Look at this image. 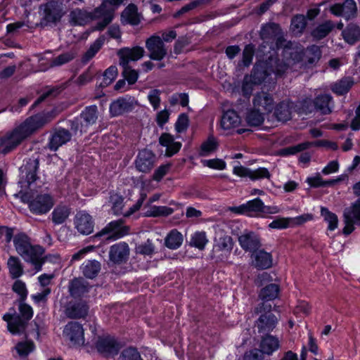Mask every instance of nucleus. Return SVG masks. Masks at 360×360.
<instances>
[{"instance_id":"f257e3e1","label":"nucleus","mask_w":360,"mask_h":360,"mask_svg":"<svg viewBox=\"0 0 360 360\" xmlns=\"http://www.w3.org/2000/svg\"><path fill=\"white\" fill-rule=\"evenodd\" d=\"M53 117L52 112H47L26 119L21 124L0 139V153H10L37 130L50 122Z\"/></svg>"},{"instance_id":"f03ea898","label":"nucleus","mask_w":360,"mask_h":360,"mask_svg":"<svg viewBox=\"0 0 360 360\" xmlns=\"http://www.w3.org/2000/svg\"><path fill=\"white\" fill-rule=\"evenodd\" d=\"M13 243L16 252L26 262L31 263L37 271H41L42 264L51 258V256L43 257L44 249L39 245H32L30 238L25 233L15 235Z\"/></svg>"},{"instance_id":"7ed1b4c3","label":"nucleus","mask_w":360,"mask_h":360,"mask_svg":"<svg viewBox=\"0 0 360 360\" xmlns=\"http://www.w3.org/2000/svg\"><path fill=\"white\" fill-rule=\"evenodd\" d=\"M22 201L28 204L30 212L41 215L48 213L55 204L53 198L48 193L34 194L31 191L20 193Z\"/></svg>"},{"instance_id":"20e7f679","label":"nucleus","mask_w":360,"mask_h":360,"mask_svg":"<svg viewBox=\"0 0 360 360\" xmlns=\"http://www.w3.org/2000/svg\"><path fill=\"white\" fill-rule=\"evenodd\" d=\"M20 316L6 314L3 319L8 323V330L13 335L23 333L27 325V321L33 316V311L30 306L25 303L19 305Z\"/></svg>"},{"instance_id":"39448f33","label":"nucleus","mask_w":360,"mask_h":360,"mask_svg":"<svg viewBox=\"0 0 360 360\" xmlns=\"http://www.w3.org/2000/svg\"><path fill=\"white\" fill-rule=\"evenodd\" d=\"M39 168V160L37 158H30L20 168V193L27 191H32L34 183L37 179V170Z\"/></svg>"},{"instance_id":"423d86ee","label":"nucleus","mask_w":360,"mask_h":360,"mask_svg":"<svg viewBox=\"0 0 360 360\" xmlns=\"http://www.w3.org/2000/svg\"><path fill=\"white\" fill-rule=\"evenodd\" d=\"M98 119V108L96 105L86 107L81 112L79 120L76 119L71 122V129L75 134H82L87 129L94 124Z\"/></svg>"},{"instance_id":"0eeeda50","label":"nucleus","mask_w":360,"mask_h":360,"mask_svg":"<svg viewBox=\"0 0 360 360\" xmlns=\"http://www.w3.org/2000/svg\"><path fill=\"white\" fill-rule=\"evenodd\" d=\"M39 11L42 16L41 23L44 25L60 21L65 13L62 7L53 1L41 5Z\"/></svg>"},{"instance_id":"6e6552de","label":"nucleus","mask_w":360,"mask_h":360,"mask_svg":"<svg viewBox=\"0 0 360 360\" xmlns=\"http://www.w3.org/2000/svg\"><path fill=\"white\" fill-rule=\"evenodd\" d=\"M63 336L73 346H81L84 344V329L77 322L68 323L64 328Z\"/></svg>"},{"instance_id":"1a4fd4ad","label":"nucleus","mask_w":360,"mask_h":360,"mask_svg":"<svg viewBox=\"0 0 360 360\" xmlns=\"http://www.w3.org/2000/svg\"><path fill=\"white\" fill-rule=\"evenodd\" d=\"M146 46L149 52V58L155 60H161L167 54V50L161 37L152 36L146 41Z\"/></svg>"},{"instance_id":"9d476101","label":"nucleus","mask_w":360,"mask_h":360,"mask_svg":"<svg viewBox=\"0 0 360 360\" xmlns=\"http://www.w3.org/2000/svg\"><path fill=\"white\" fill-rule=\"evenodd\" d=\"M74 225L80 234L86 236L94 231V221L89 214L84 211H79L74 217Z\"/></svg>"},{"instance_id":"9b49d317","label":"nucleus","mask_w":360,"mask_h":360,"mask_svg":"<svg viewBox=\"0 0 360 360\" xmlns=\"http://www.w3.org/2000/svg\"><path fill=\"white\" fill-rule=\"evenodd\" d=\"M101 9V8H96L92 12L79 8L74 9L70 13V20L74 25H86L98 18Z\"/></svg>"},{"instance_id":"f8f14e48","label":"nucleus","mask_w":360,"mask_h":360,"mask_svg":"<svg viewBox=\"0 0 360 360\" xmlns=\"http://www.w3.org/2000/svg\"><path fill=\"white\" fill-rule=\"evenodd\" d=\"M98 352L105 356L117 354L120 346L114 338L110 336H99L94 342Z\"/></svg>"},{"instance_id":"ddd939ff","label":"nucleus","mask_w":360,"mask_h":360,"mask_svg":"<svg viewBox=\"0 0 360 360\" xmlns=\"http://www.w3.org/2000/svg\"><path fill=\"white\" fill-rule=\"evenodd\" d=\"M130 249L127 243H118L110 248L109 259L113 264H120L127 262Z\"/></svg>"},{"instance_id":"4468645a","label":"nucleus","mask_w":360,"mask_h":360,"mask_svg":"<svg viewBox=\"0 0 360 360\" xmlns=\"http://www.w3.org/2000/svg\"><path fill=\"white\" fill-rule=\"evenodd\" d=\"M330 11L333 15L342 16L348 20L356 15L357 8L354 0H345L343 4H335L333 5Z\"/></svg>"},{"instance_id":"2eb2a0df","label":"nucleus","mask_w":360,"mask_h":360,"mask_svg":"<svg viewBox=\"0 0 360 360\" xmlns=\"http://www.w3.org/2000/svg\"><path fill=\"white\" fill-rule=\"evenodd\" d=\"M155 156L148 149L140 151L135 160L136 168L141 172L148 173L154 167Z\"/></svg>"},{"instance_id":"dca6fc26","label":"nucleus","mask_w":360,"mask_h":360,"mask_svg":"<svg viewBox=\"0 0 360 360\" xmlns=\"http://www.w3.org/2000/svg\"><path fill=\"white\" fill-rule=\"evenodd\" d=\"M122 221L117 220L113 221L109 223L104 229H103L100 232L96 233V237H101L104 235H108L107 237L108 239L113 238L117 239L119 238L126 234L128 233L129 229L128 227H123Z\"/></svg>"},{"instance_id":"f3484780","label":"nucleus","mask_w":360,"mask_h":360,"mask_svg":"<svg viewBox=\"0 0 360 360\" xmlns=\"http://www.w3.org/2000/svg\"><path fill=\"white\" fill-rule=\"evenodd\" d=\"M240 247L245 251H255L261 246L259 236L253 231H244L238 237Z\"/></svg>"},{"instance_id":"a211bd4d","label":"nucleus","mask_w":360,"mask_h":360,"mask_svg":"<svg viewBox=\"0 0 360 360\" xmlns=\"http://www.w3.org/2000/svg\"><path fill=\"white\" fill-rule=\"evenodd\" d=\"M144 49L141 46H135L131 49L124 48L118 51L120 64L122 66L129 65L130 61H136L141 59L144 55Z\"/></svg>"},{"instance_id":"6ab92c4d","label":"nucleus","mask_w":360,"mask_h":360,"mask_svg":"<svg viewBox=\"0 0 360 360\" xmlns=\"http://www.w3.org/2000/svg\"><path fill=\"white\" fill-rule=\"evenodd\" d=\"M233 173L241 177L248 176L253 181L263 178L269 179L271 176L268 169L264 167H259L255 170H252L243 166H236L233 168Z\"/></svg>"},{"instance_id":"aec40b11","label":"nucleus","mask_w":360,"mask_h":360,"mask_svg":"<svg viewBox=\"0 0 360 360\" xmlns=\"http://www.w3.org/2000/svg\"><path fill=\"white\" fill-rule=\"evenodd\" d=\"M136 103L130 98H120L110 105V112L112 116H119L131 111Z\"/></svg>"},{"instance_id":"412c9836","label":"nucleus","mask_w":360,"mask_h":360,"mask_svg":"<svg viewBox=\"0 0 360 360\" xmlns=\"http://www.w3.org/2000/svg\"><path fill=\"white\" fill-rule=\"evenodd\" d=\"M254 108L262 112H270L274 108L272 96L266 92L257 93L252 101Z\"/></svg>"},{"instance_id":"4be33fe9","label":"nucleus","mask_w":360,"mask_h":360,"mask_svg":"<svg viewBox=\"0 0 360 360\" xmlns=\"http://www.w3.org/2000/svg\"><path fill=\"white\" fill-rule=\"evenodd\" d=\"M278 323L277 317L271 312H267L262 314L257 321L255 326L260 333H268L272 331L276 326Z\"/></svg>"},{"instance_id":"5701e85b","label":"nucleus","mask_w":360,"mask_h":360,"mask_svg":"<svg viewBox=\"0 0 360 360\" xmlns=\"http://www.w3.org/2000/svg\"><path fill=\"white\" fill-rule=\"evenodd\" d=\"M72 135L65 129H59L52 135L49 143L50 150L56 151L59 147L70 141Z\"/></svg>"},{"instance_id":"b1692460","label":"nucleus","mask_w":360,"mask_h":360,"mask_svg":"<svg viewBox=\"0 0 360 360\" xmlns=\"http://www.w3.org/2000/svg\"><path fill=\"white\" fill-rule=\"evenodd\" d=\"M88 309L84 302H70L66 307L65 314L70 319L83 318L87 314Z\"/></svg>"},{"instance_id":"393cba45","label":"nucleus","mask_w":360,"mask_h":360,"mask_svg":"<svg viewBox=\"0 0 360 360\" xmlns=\"http://www.w3.org/2000/svg\"><path fill=\"white\" fill-rule=\"evenodd\" d=\"M159 142L160 145L166 147V155L169 157L176 153L181 147L180 142L174 141L172 136L167 133L162 134L160 136Z\"/></svg>"},{"instance_id":"a878e982","label":"nucleus","mask_w":360,"mask_h":360,"mask_svg":"<svg viewBox=\"0 0 360 360\" xmlns=\"http://www.w3.org/2000/svg\"><path fill=\"white\" fill-rule=\"evenodd\" d=\"M68 288L72 296L80 297L89 292L90 285L84 278H76L70 281Z\"/></svg>"},{"instance_id":"bb28decb","label":"nucleus","mask_w":360,"mask_h":360,"mask_svg":"<svg viewBox=\"0 0 360 360\" xmlns=\"http://www.w3.org/2000/svg\"><path fill=\"white\" fill-rule=\"evenodd\" d=\"M259 347V351L262 354L270 355L279 348V340L277 338L268 335L262 338Z\"/></svg>"},{"instance_id":"cd10ccee","label":"nucleus","mask_w":360,"mask_h":360,"mask_svg":"<svg viewBox=\"0 0 360 360\" xmlns=\"http://www.w3.org/2000/svg\"><path fill=\"white\" fill-rule=\"evenodd\" d=\"M122 19L123 23L130 24L132 25H137L139 24L141 19L136 6L134 4H129L123 11L122 13Z\"/></svg>"},{"instance_id":"c85d7f7f","label":"nucleus","mask_w":360,"mask_h":360,"mask_svg":"<svg viewBox=\"0 0 360 360\" xmlns=\"http://www.w3.org/2000/svg\"><path fill=\"white\" fill-rule=\"evenodd\" d=\"M70 214V208L65 205H57L51 212V220L55 225L65 222Z\"/></svg>"},{"instance_id":"c756f323","label":"nucleus","mask_w":360,"mask_h":360,"mask_svg":"<svg viewBox=\"0 0 360 360\" xmlns=\"http://www.w3.org/2000/svg\"><path fill=\"white\" fill-rule=\"evenodd\" d=\"M254 266L259 269H266L272 266V256L264 250H259L254 254Z\"/></svg>"},{"instance_id":"7c9ffc66","label":"nucleus","mask_w":360,"mask_h":360,"mask_svg":"<svg viewBox=\"0 0 360 360\" xmlns=\"http://www.w3.org/2000/svg\"><path fill=\"white\" fill-rule=\"evenodd\" d=\"M7 267L13 279L18 278L24 274L22 263L18 257L11 256L7 261Z\"/></svg>"},{"instance_id":"2f4dec72","label":"nucleus","mask_w":360,"mask_h":360,"mask_svg":"<svg viewBox=\"0 0 360 360\" xmlns=\"http://www.w3.org/2000/svg\"><path fill=\"white\" fill-rule=\"evenodd\" d=\"M240 123V118L234 110H228L223 115L221 125L224 129H231L238 127Z\"/></svg>"},{"instance_id":"473e14b6","label":"nucleus","mask_w":360,"mask_h":360,"mask_svg":"<svg viewBox=\"0 0 360 360\" xmlns=\"http://www.w3.org/2000/svg\"><path fill=\"white\" fill-rule=\"evenodd\" d=\"M316 108L322 114L331 112L332 97L328 94L318 96L314 101Z\"/></svg>"},{"instance_id":"72a5a7b5","label":"nucleus","mask_w":360,"mask_h":360,"mask_svg":"<svg viewBox=\"0 0 360 360\" xmlns=\"http://www.w3.org/2000/svg\"><path fill=\"white\" fill-rule=\"evenodd\" d=\"M98 8H101V9L97 19L102 18V20L97 22L94 30L101 31L104 30L105 27L111 22L113 18V15L110 11L105 8V2H103Z\"/></svg>"},{"instance_id":"f704fd0d","label":"nucleus","mask_w":360,"mask_h":360,"mask_svg":"<svg viewBox=\"0 0 360 360\" xmlns=\"http://www.w3.org/2000/svg\"><path fill=\"white\" fill-rule=\"evenodd\" d=\"M321 146L320 141H316V142L306 141V142H303L300 144H297L296 146L284 148L279 151V154L281 155H284V156L294 155L297 153H299V152L303 151L306 149H308L311 146Z\"/></svg>"},{"instance_id":"c9c22d12","label":"nucleus","mask_w":360,"mask_h":360,"mask_svg":"<svg viewBox=\"0 0 360 360\" xmlns=\"http://www.w3.org/2000/svg\"><path fill=\"white\" fill-rule=\"evenodd\" d=\"M184 237L182 234L176 229L172 230L166 236L165 244L167 248L171 250L179 248L183 243Z\"/></svg>"},{"instance_id":"e433bc0d","label":"nucleus","mask_w":360,"mask_h":360,"mask_svg":"<svg viewBox=\"0 0 360 360\" xmlns=\"http://www.w3.org/2000/svg\"><path fill=\"white\" fill-rule=\"evenodd\" d=\"M257 72L255 71L254 74L245 76L242 85V91L244 96H250L252 94L254 86L261 83V78L257 79Z\"/></svg>"},{"instance_id":"4c0bfd02","label":"nucleus","mask_w":360,"mask_h":360,"mask_svg":"<svg viewBox=\"0 0 360 360\" xmlns=\"http://www.w3.org/2000/svg\"><path fill=\"white\" fill-rule=\"evenodd\" d=\"M342 37L347 43L350 44H354L360 39V27L356 25H349L342 31Z\"/></svg>"},{"instance_id":"58836bf2","label":"nucleus","mask_w":360,"mask_h":360,"mask_svg":"<svg viewBox=\"0 0 360 360\" xmlns=\"http://www.w3.org/2000/svg\"><path fill=\"white\" fill-rule=\"evenodd\" d=\"M289 65L290 62L288 63H283L272 56L269 58V60L266 63V66L269 67L270 72L276 74V75H281L283 74Z\"/></svg>"},{"instance_id":"ea45409f","label":"nucleus","mask_w":360,"mask_h":360,"mask_svg":"<svg viewBox=\"0 0 360 360\" xmlns=\"http://www.w3.org/2000/svg\"><path fill=\"white\" fill-rule=\"evenodd\" d=\"M105 38L103 37H101L98 38L88 49V50L84 53L82 58V62L83 63H88L91 59H92L95 55L98 52V51L101 49L102 46L104 44Z\"/></svg>"},{"instance_id":"a19ab883","label":"nucleus","mask_w":360,"mask_h":360,"mask_svg":"<svg viewBox=\"0 0 360 360\" xmlns=\"http://www.w3.org/2000/svg\"><path fill=\"white\" fill-rule=\"evenodd\" d=\"M335 27V24L331 20H327L317 26L312 32L313 37L321 39L326 37Z\"/></svg>"},{"instance_id":"79ce46f5","label":"nucleus","mask_w":360,"mask_h":360,"mask_svg":"<svg viewBox=\"0 0 360 360\" xmlns=\"http://www.w3.org/2000/svg\"><path fill=\"white\" fill-rule=\"evenodd\" d=\"M82 272L88 278H95L101 270V264L96 260H89L82 265Z\"/></svg>"},{"instance_id":"37998d69","label":"nucleus","mask_w":360,"mask_h":360,"mask_svg":"<svg viewBox=\"0 0 360 360\" xmlns=\"http://www.w3.org/2000/svg\"><path fill=\"white\" fill-rule=\"evenodd\" d=\"M290 103L289 102L283 101L280 103L276 108L275 115L278 120L285 122L291 117Z\"/></svg>"},{"instance_id":"c03bdc74","label":"nucleus","mask_w":360,"mask_h":360,"mask_svg":"<svg viewBox=\"0 0 360 360\" xmlns=\"http://www.w3.org/2000/svg\"><path fill=\"white\" fill-rule=\"evenodd\" d=\"M215 248L220 251H231L233 248L231 237L228 235L220 234L215 238Z\"/></svg>"},{"instance_id":"a18cd8bd","label":"nucleus","mask_w":360,"mask_h":360,"mask_svg":"<svg viewBox=\"0 0 360 360\" xmlns=\"http://www.w3.org/2000/svg\"><path fill=\"white\" fill-rule=\"evenodd\" d=\"M278 292V285L272 283L262 288L259 296L262 300H272L277 297Z\"/></svg>"},{"instance_id":"49530a36","label":"nucleus","mask_w":360,"mask_h":360,"mask_svg":"<svg viewBox=\"0 0 360 360\" xmlns=\"http://www.w3.org/2000/svg\"><path fill=\"white\" fill-rule=\"evenodd\" d=\"M290 26L295 34H302L307 27L306 17L301 14L295 15L291 20Z\"/></svg>"},{"instance_id":"de8ad7c7","label":"nucleus","mask_w":360,"mask_h":360,"mask_svg":"<svg viewBox=\"0 0 360 360\" xmlns=\"http://www.w3.org/2000/svg\"><path fill=\"white\" fill-rule=\"evenodd\" d=\"M208 243L206 233L204 231L195 232L191 238L190 245L202 250Z\"/></svg>"},{"instance_id":"09e8293b","label":"nucleus","mask_w":360,"mask_h":360,"mask_svg":"<svg viewBox=\"0 0 360 360\" xmlns=\"http://www.w3.org/2000/svg\"><path fill=\"white\" fill-rule=\"evenodd\" d=\"M306 182L311 187L317 188L332 186L337 182V180L330 179L324 181L321 176L320 174H316L314 176L308 177L306 180Z\"/></svg>"},{"instance_id":"8fccbe9b","label":"nucleus","mask_w":360,"mask_h":360,"mask_svg":"<svg viewBox=\"0 0 360 360\" xmlns=\"http://www.w3.org/2000/svg\"><path fill=\"white\" fill-rule=\"evenodd\" d=\"M321 216L324 220L328 224V229L330 231H333L338 227V219L335 214L329 211L326 207H322L321 208Z\"/></svg>"},{"instance_id":"3c124183","label":"nucleus","mask_w":360,"mask_h":360,"mask_svg":"<svg viewBox=\"0 0 360 360\" xmlns=\"http://www.w3.org/2000/svg\"><path fill=\"white\" fill-rule=\"evenodd\" d=\"M352 84L353 82L349 77L343 78L333 86L332 90L337 94L342 95L350 89Z\"/></svg>"},{"instance_id":"603ef678","label":"nucleus","mask_w":360,"mask_h":360,"mask_svg":"<svg viewBox=\"0 0 360 360\" xmlns=\"http://www.w3.org/2000/svg\"><path fill=\"white\" fill-rule=\"evenodd\" d=\"M76 57V52L74 51H70L66 53H63L58 56L52 59L50 66H60L63 64H65L72 60H73Z\"/></svg>"},{"instance_id":"864d4df0","label":"nucleus","mask_w":360,"mask_h":360,"mask_svg":"<svg viewBox=\"0 0 360 360\" xmlns=\"http://www.w3.org/2000/svg\"><path fill=\"white\" fill-rule=\"evenodd\" d=\"M263 114L264 112L254 108V110L249 112L247 115L246 120L250 126H259L264 120Z\"/></svg>"},{"instance_id":"5fc2aeb1","label":"nucleus","mask_w":360,"mask_h":360,"mask_svg":"<svg viewBox=\"0 0 360 360\" xmlns=\"http://www.w3.org/2000/svg\"><path fill=\"white\" fill-rule=\"evenodd\" d=\"M344 215L352 217L356 221V224H360V198L345 210Z\"/></svg>"},{"instance_id":"6e6d98bb","label":"nucleus","mask_w":360,"mask_h":360,"mask_svg":"<svg viewBox=\"0 0 360 360\" xmlns=\"http://www.w3.org/2000/svg\"><path fill=\"white\" fill-rule=\"evenodd\" d=\"M117 75V68L115 66H110L103 73V82L100 86L105 87L110 85L116 78Z\"/></svg>"},{"instance_id":"4d7b16f0","label":"nucleus","mask_w":360,"mask_h":360,"mask_svg":"<svg viewBox=\"0 0 360 360\" xmlns=\"http://www.w3.org/2000/svg\"><path fill=\"white\" fill-rule=\"evenodd\" d=\"M217 146L218 143L215 138L213 136H210L208 139L201 145L200 155L202 156L207 155L210 153L215 150L217 148Z\"/></svg>"},{"instance_id":"13d9d810","label":"nucleus","mask_w":360,"mask_h":360,"mask_svg":"<svg viewBox=\"0 0 360 360\" xmlns=\"http://www.w3.org/2000/svg\"><path fill=\"white\" fill-rule=\"evenodd\" d=\"M34 349V345L32 341L20 342L15 346L18 354L21 356H26Z\"/></svg>"},{"instance_id":"bf43d9fd","label":"nucleus","mask_w":360,"mask_h":360,"mask_svg":"<svg viewBox=\"0 0 360 360\" xmlns=\"http://www.w3.org/2000/svg\"><path fill=\"white\" fill-rule=\"evenodd\" d=\"M279 26L276 23H269L262 27L260 31V36L263 39H268L273 37Z\"/></svg>"},{"instance_id":"052dcab7","label":"nucleus","mask_w":360,"mask_h":360,"mask_svg":"<svg viewBox=\"0 0 360 360\" xmlns=\"http://www.w3.org/2000/svg\"><path fill=\"white\" fill-rule=\"evenodd\" d=\"M135 251L137 254L151 255L155 251V247L152 241L148 239L145 243L138 245Z\"/></svg>"},{"instance_id":"680f3d73","label":"nucleus","mask_w":360,"mask_h":360,"mask_svg":"<svg viewBox=\"0 0 360 360\" xmlns=\"http://www.w3.org/2000/svg\"><path fill=\"white\" fill-rule=\"evenodd\" d=\"M255 54V47L252 44H248L245 46L243 51L242 63L244 66L248 67L252 62L253 56Z\"/></svg>"},{"instance_id":"e2e57ef3","label":"nucleus","mask_w":360,"mask_h":360,"mask_svg":"<svg viewBox=\"0 0 360 360\" xmlns=\"http://www.w3.org/2000/svg\"><path fill=\"white\" fill-rule=\"evenodd\" d=\"M122 360H143L139 352L133 347L124 349L120 355Z\"/></svg>"},{"instance_id":"0e129e2a","label":"nucleus","mask_w":360,"mask_h":360,"mask_svg":"<svg viewBox=\"0 0 360 360\" xmlns=\"http://www.w3.org/2000/svg\"><path fill=\"white\" fill-rule=\"evenodd\" d=\"M246 205L248 213L255 212L262 214L264 203L259 198L248 201Z\"/></svg>"},{"instance_id":"69168bd1","label":"nucleus","mask_w":360,"mask_h":360,"mask_svg":"<svg viewBox=\"0 0 360 360\" xmlns=\"http://www.w3.org/2000/svg\"><path fill=\"white\" fill-rule=\"evenodd\" d=\"M255 71L257 72V79L261 78V83L266 79L267 76L270 75L271 72H270V69L268 66L264 68L261 64H256L251 72V74H254Z\"/></svg>"},{"instance_id":"338daca9","label":"nucleus","mask_w":360,"mask_h":360,"mask_svg":"<svg viewBox=\"0 0 360 360\" xmlns=\"http://www.w3.org/2000/svg\"><path fill=\"white\" fill-rule=\"evenodd\" d=\"M123 68V75L124 78L127 80L128 83L129 84H134L138 79L139 74L138 72L132 70L129 65H127L126 66H122Z\"/></svg>"},{"instance_id":"774afa93","label":"nucleus","mask_w":360,"mask_h":360,"mask_svg":"<svg viewBox=\"0 0 360 360\" xmlns=\"http://www.w3.org/2000/svg\"><path fill=\"white\" fill-rule=\"evenodd\" d=\"M13 290L16 292L22 300H24L27 295V290L25 283L20 280H16L13 285Z\"/></svg>"}]
</instances>
